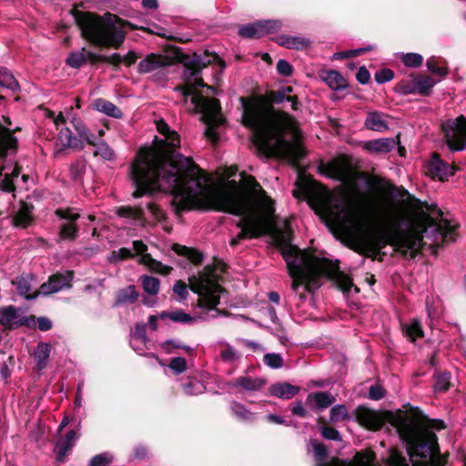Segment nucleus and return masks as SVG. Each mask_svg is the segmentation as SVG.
I'll list each match as a JSON object with an SVG mask.
<instances>
[{
	"label": "nucleus",
	"instance_id": "9d476101",
	"mask_svg": "<svg viewBox=\"0 0 466 466\" xmlns=\"http://www.w3.org/2000/svg\"><path fill=\"white\" fill-rule=\"evenodd\" d=\"M308 450L313 454L315 466H378L376 455L370 450L358 451L351 460L331 458L329 461L328 450L323 443L310 441Z\"/></svg>",
	"mask_w": 466,
	"mask_h": 466
},
{
	"label": "nucleus",
	"instance_id": "69168bd1",
	"mask_svg": "<svg viewBox=\"0 0 466 466\" xmlns=\"http://www.w3.org/2000/svg\"><path fill=\"white\" fill-rule=\"evenodd\" d=\"M132 256L131 251L128 248H121L117 251H113L109 257L111 262H116Z\"/></svg>",
	"mask_w": 466,
	"mask_h": 466
},
{
	"label": "nucleus",
	"instance_id": "4c0bfd02",
	"mask_svg": "<svg viewBox=\"0 0 466 466\" xmlns=\"http://www.w3.org/2000/svg\"><path fill=\"white\" fill-rule=\"evenodd\" d=\"M183 391L186 395L196 396L202 394L206 391V386L197 379H189L187 382L182 384Z\"/></svg>",
	"mask_w": 466,
	"mask_h": 466
},
{
	"label": "nucleus",
	"instance_id": "de8ad7c7",
	"mask_svg": "<svg viewBox=\"0 0 466 466\" xmlns=\"http://www.w3.org/2000/svg\"><path fill=\"white\" fill-rule=\"evenodd\" d=\"M116 214L122 218H127L134 220L142 219V209L138 208L122 207L116 211Z\"/></svg>",
	"mask_w": 466,
	"mask_h": 466
},
{
	"label": "nucleus",
	"instance_id": "412c9836",
	"mask_svg": "<svg viewBox=\"0 0 466 466\" xmlns=\"http://www.w3.org/2000/svg\"><path fill=\"white\" fill-rule=\"evenodd\" d=\"M169 65L170 61L167 56L150 54L139 62L138 71L142 74H147Z\"/></svg>",
	"mask_w": 466,
	"mask_h": 466
},
{
	"label": "nucleus",
	"instance_id": "c9c22d12",
	"mask_svg": "<svg viewBox=\"0 0 466 466\" xmlns=\"http://www.w3.org/2000/svg\"><path fill=\"white\" fill-rule=\"evenodd\" d=\"M403 333L412 342L423 338L424 332L420 320L414 319L402 325Z\"/></svg>",
	"mask_w": 466,
	"mask_h": 466
},
{
	"label": "nucleus",
	"instance_id": "423d86ee",
	"mask_svg": "<svg viewBox=\"0 0 466 466\" xmlns=\"http://www.w3.org/2000/svg\"><path fill=\"white\" fill-rule=\"evenodd\" d=\"M194 63L205 66L210 60L205 61L200 56L194 59ZM185 85L176 88L185 97L186 102L190 100L192 109L201 114V119L207 125L205 135L212 142L218 140L217 127L224 121L218 101L216 98L205 97L197 92L198 86H205L200 77V69L196 66H186L184 73Z\"/></svg>",
	"mask_w": 466,
	"mask_h": 466
},
{
	"label": "nucleus",
	"instance_id": "393cba45",
	"mask_svg": "<svg viewBox=\"0 0 466 466\" xmlns=\"http://www.w3.org/2000/svg\"><path fill=\"white\" fill-rule=\"evenodd\" d=\"M300 390V388L288 382H277L268 387V394L282 400H290Z\"/></svg>",
	"mask_w": 466,
	"mask_h": 466
},
{
	"label": "nucleus",
	"instance_id": "09e8293b",
	"mask_svg": "<svg viewBox=\"0 0 466 466\" xmlns=\"http://www.w3.org/2000/svg\"><path fill=\"white\" fill-rule=\"evenodd\" d=\"M94 155L99 156L105 160L111 161L115 159V153L113 149L104 141L96 145V149L94 152Z\"/></svg>",
	"mask_w": 466,
	"mask_h": 466
},
{
	"label": "nucleus",
	"instance_id": "39448f33",
	"mask_svg": "<svg viewBox=\"0 0 466 466\" xmlns=\"http://www.w3.org/2000/svg\"><path fill=\"white\" fill-rule=\"evenodd\" d=\"M445 428L440 420H412L401 421L398 432L406 444L407 452L412 466H441L437 459L439 447L433 431Z\"/></svg>",
	"mask_w": 466,
	"mask_h": 466
},
{
	"label": "nucleus",
	"instance_id": "8fccbe9b",
	"mask_svg": "<svg viewBox=\"0 0 466 466\" xmlns=\"http://www.w3.org/2000/svg\"><path fill=\"white\" fill-rule=\"evenodd\" d=\"M130 339H134V342H139L140 344L147 343V338L146 331V324H136L134 330L131 332Z\"/></svg>",
	"mask_w": 466,
	"mask_h": 466
},
{
	"label": "nucleus",
	"instance_id": "f8f14e48",
	"mask_svg": "<svg viewBox=\"0 0 466 466\" xmlns=\"http://www.w3.org/2000/svg\"><path fill=\"white\" fill-rule=\"evenodd\" d=\"M443 130L447 145L451 151H461L466 148V118L463 116L447 120L443 124Z\"/></svg>",
	"mask_w": 466,
	"mask_h": 466
},
{
	"label": "nucleus",
	"instance_id": "e2e57ef3",
	"mask_svg": "<svg viewBox=\"0 0 466 466\" xmlns=\"http://www.w3.org/2000/svg\"><path fill=\"white\" fill-rule=\"evenodd\" d=\"M161 347L167 353H170L173 349H183L186 351H189L191 350L190 347L183 345L178 339L166 340L162 343Z\"/></svg>",
	"mask_w": 466,
	"mask_h": 466
},
{
	"label": "nucleus",
	"instance_id": "052dcab7",
	"mask_svg": "<svg viewBox=\"0 0 466 466\" xmlns=\"http://www.w3.org/2000/svg\"><path fill=\"white\" fill-rule=\"evenodd\" d=\"M112 459L113 457L111 454L104 452L94 456L90 461L89 466H110Z\"/></svg>",
	"mask_w": 466,
	"mask_h": 466
},
{
	"label": "nucleus",
	"instance_id": "58836bf2",
	"mask_svg": "<svg viewBox=\"0 0 466 466\" xmlns=\"http://www.w3.org/2000/svg\"><path fill=\"white\" fill-rule=\"evenodd\" d=\"M292 91L290 86H287L280 91L276 92L273 95V101L277 104L289 102L292 109H298V100L296 96H289V94Z\"/></svg>",
	"mask_w": 466,
	"mask_h": 466
},
{
	"label": "nucleus",
	"instance_id": "4468645a",
	"mask_svg": "<svg viewBox=\"0 0 466 466\" xmlns=\"http://www.w3.org/2000/svg\"><path fill=\"white\" fill-rule=\"evenodd\" d=\"M280 27L281 23L278 20L258 21L241 26L238 30V34L246 38H259L266 35L278 32Z\"/></svg>",
	"mask_w": 466,
	"mask_h": 466
},
{
	"label": "nucleus",
	"instance_id": "3c124183",
	"mask_svg": "<svg viewBox=\"0 0 466 466\" xmlns=\"http://www.w3.org/2000/svg\"><path fill=\"white\" fill-rule=\"evenodd\" d=\"M263 361L265 365L271 369H280L283 364V359L279 353H267L264 355Z\"/></svg>",
	"mask_w": 466,
	"mask_h": 466
},
{
	"label": "nucleus",
	"instance_id": "bb28decb",
	"mask_svg": "<svg viewBox=\"0 0 466 466\" xmlns=\"http://www.w3.org/2000/svg\"><path fill=\"white\" fill-rule=\"evenodd\" d=\"M33 279V275L26 274L17 277L16 280L13 281V284L16 285L17 293L28 300L35 299L41 294L39 290L30 293Z\"/></svg>",
	"mask_w": 466,
	"mask_h": 466
},
{
	"label": "nucleus",
	"instance_id": "79ce46f5",
	"mask_svg": "<svg viewBox=\"0 0 466 466\" xmlns=\"http://www.w3.org/2000/svg\"><path fill=\"white\" fill-rule=\"evenodd\" d=\"M0 86L8 88L12 91L19 89V84L14 76L4 67H0Z\"/></svg>",
	"mask_w": 466,
	"mask_h": 466
},
{
	"label": "nucleus",
	"instance_id": "49530a36",
	"mask_svg": "<svg viewBox=\"0 0 466 466\" xmlns=\"http://www.w3.org/2000/svg\"><path fill=\"white\" fill-rule=\"evenodd\" d=\"M86 63V48L71 53L66 58V64L73 68H79Z\"/></svg>",
	"mask_w": 466,
	"mask_h": 466
},
{
	"label": "nucleus",
	"instance_id": "aec40b11",
	"mask_svg": "<svg viewBox=\"0 0 466 466\" xmlns=\"http://www.w3.org/2000/svg\"><path fill=\"white\" fill-rule=\"evenodd\" d=\"M354 415L360 424L370 430H379L384 423L380 413L363 406L356 408Z\"/></svg>",
	"mask_w": 466,
	"mask_h": 466
},
{
	"label": "nucleus",
	"instance_id": "ea45409f",
	"mask_svg": "<svg viewBox=\"0 0 466 466\" xmlns=\"http://www.w3.org/2000/svg\"><path fill=\"white\" fill-rule=\"evenodd\" d=\"M140 279L142 288L146 293L152 296L158 294L160 289L158 279L152 276L144 275L140 278Z\"/></svg>",
	"mask_w": 466,
	"mask_h": 466
},
{
	"label": "nucleus",
	"instance_id": "bf43d9fd",
	"mask_svg": "<svg viewBox=\"0 0 466 466\" xmlns=\"http://www.w3.org/2000/svg\"><path fill=\"white\" fill-rule=\"evenodd\" d=\"M321 436L326 440L340 441H342L341 434L339 431L332 427L324 426L319 429Z\"/></svg>",
	"mask_w": 466,
	"mask_h": 466
},
{
	"label": "nucleus",
	"instance_id": "13d9d810",
	"mask_svg": "<svg viewBox=\"0 0 466 466\" xmlns=\"http://www.w3.org/2000/svg\"><path fill=\"white\" fill-rule=\"evenodd\" d=\"M450 380L451 376L448 373H441L436 377V381L434 384L435 391H445L450 387Z\"/></svg>",
	"mask_w": 466,
	"mask_h": 466
},
{
	"label": "nucleus",
	"instance_id": "7c9ffc66",
	"mask_svg": "<svg viewBox=\"0 0 466 466\" xmlns=\"http://www.w3.org/2000/svg\"><path fill=\"white\" fill-rule=\"evenodd\" d=\"M456 225L451 224L448 220H442L437 227L436 238H441L442 243L453 242L456 239Z\"/></svg>",
	"mask_w": 466,
	"mask_h": 466
},
{
	"label": "nucleus",
	"instance_id": "a211bd4d",
	"mask_svg": "<svg viewBox=\"0 0 466 466\" xmlns=\"http://www.w3.org/2000/svg\"><path fill=\"white\" fill-rule=\"evenodd\" d=\"M133 248L137 254H141L138 262L147 266L151 271L162 275H168L172 270L171 267L162 264L161 262L154 259L150 254L145 253L147 248L142 241H134Z\"/></svg>",
	"mask_w": 466,
	"mask_h": 466
},
{
	"label": "nucleus",
	"instance_id": "f704fd0d",
	"mask_svg": "<svg viewBox=\"0 0 466 466\" xmlns=\"http://www.w3.org/2000/svg\"><path fill=\"white\" fill-rule=\"evenodd\" d=\"M94 107L111 117L121 118L123 116L121 110L116 105L103 98L96 99L94 102Z\"/></svg>",
	"mask_w": 466,
	"mask_h": 466
},
{
	"label": "nucleus",
	"instance_id": "cd10ccee",
	"mask_svg": "<svg viewBox=\"0 0 466 466\" xmlns=\"http://www.w3.org/2000/svg\"><path fill=\"white\" fill-rule=\"evenodd\" d=\"M277 42L282 46L297 50L305 49L311 44V40L309 38L288 35H281L278 36Z\"/></svg>",
	"mask_w": 466,
	"mask_h": 466
},
{
	"label": "nucleus",
	"instance_id": "c03bdc74",
	"mask_svg": "<svg viewBox=\"0 0 466 466\" xmlns=\"http://www.w3.org/2000/svg\"><path fill=\"white\" fill-rule=\"evenodd\" d=\"M172 248L177 254L187 257L193 263L197 264L202 260L201 253L186 246L175 244Z\"/></svg>",
	"mask_w": 466,
	"mask_h": 466
},
{
	"label": "nucleus",
	"instance_id": "f3484780",
	"mask_svg": "<svg viewBox=\"0 0 466 466\" xmlns=\"http://www.w3.org/2000/svg\"><path fill=\"white\" fill-rule=\"evenodd\" d=\"M56 214L60 218L66 220L60 227V237L64 239H75L77 236L78 228L75 221L80 218L75 208L56 209Z\"/></svg>",
	"mask_w": 466,
	"mask_h": 466
},
{
	"label": "nucleus",
	"instance_id": "864d4df0",
	"mask_svg": "<svg viewBox=\"0 0 466 466\" xmlns=\"http://www.w3.org/2000/svg\"><path fill=\"white\" fill-rule=\"evenodd\" d=\"M221 359L229 363H233L240 358V354L231 346L226 345L220 350Z\"/></svg>",
	"mask_w": 466,
	"mask_h": 466
},
{
	"label": "nucleus",
	"instance_id": "7ed1b4c3",
	"mask_svg": "<svg viewBox=\"0 0 466 466\" xmlns=\"http://www.w3.org/2000/svg\"><path fill=\"white\" fill-rule=\"evenodd\" d=\"M241 102L243 123L251 128L254 144L261 153L267 157L286 158L292 163L303 157L297 122L290 116L275 112L258 102L247 104L244 98Z\"/></svg>",
	"mask_w": 466,
	"mask_h": 466
},
{
	"label": "nucleus",
	"instance_id": "a878e982",
	"mask_svg": "<svg viewBox=\"0 0 466 466\" xmlns=\"http://www.w3.org/2000/svg\"><path fill=\"white\" fill-rule=\"evenodd\" d=\"M66 148H82L78 139L72 135L71 130L67 127L62 128L58 133L55 154L57 155Z\"/></svg>",
	"mask_w": 466,
	"mask_h": 466
},
{
	"label": "nucleus",
	"instance_id": "0eeeda50",
	"mask_svg": "<svg viewBox=\"0 0 466 466\" xmlns=\"http://www.w3.org/2000/svg\"><path fill=\"white\" fill-rule=\"evenodd\" d=\"M72 13L83 37L90 43L104 47L118 48L125 41L124 23L116 15L106 13L97 15L77 9H73Z\"/></svg>",
	"mask_w": 466,
	"mask_h": 466
},
{
	"label": "nucleus",
	"instance_id": "5fc2aeb1",
	"mask_svg": "<svg viewBox=\"0 0 466 466\" xmlns=\"http://www.w3.org/2000/svg\"><path fill=\"white\" fill-rule=\"evenodd\" d=\"M73 443L68 441L66 438L63 440H59L56 442V449L57 451V461H64V459L66 455L67 454L68 451L73 447Z\"/></svg>",
	"mask_w": 466,
	"mask_h": 466
},
{
	"label": "nucleus",
	"instance_id": "2eb2a0df",
	"mask_svg": "<svg viewBox=\"0 0 466 466\" xmlns=\"http://www.w3.org/2000/svg\"><path fill=\"white\" fill-rule=\"evenodd\" d=\"M33 320V317L23 316V310L15 306L10 305L0 309V324L5 329L29 326Z\"/></svg>",
	"mask_w": 466,
	"mask_h": 466
},
{
	"label": "nucleus",
	"instance_id": "ddd939ff",
	"mask_svg": "<svg viewBox=\"0 0 466 466\" xmlns=\"http://www.w3.org/2000/svg\"><path fill=\"white\" fill-rule=\"evenodd\" d=\"M437 81L429 76H418L399 84V92L402 95L419 94L427 96Z\"/></svg>",
	"mask_w": 466,
	"mask_h": 466
},
{
	"label": "nucleus",
	"instance_id": "dca6fc26",
	"mask_svg": "<svg viewBox=\"0 0 466 466\" xmlns=\"http://www.w3.org/2000/svg\"><path fill=\"white\" fill-rule=\"evenodd\" d=\"M72 279L73 271L66 270L65 272H58L49 277L48 280L41 285L39 292L46 296L56 293L63 289L70 288Z\"/></svg>",
	"mask_w": 466,
	"mask_h": 466
},
{
	"label": "nucleus",
	"instance_id": "0e129e2a",
	"mask_svg": "<svg viewBox=\"0 0 466 466\" xmlns=\"http://www.w3.org/2000/svg\"><path fill=\"white\" fill-rule=\"evenodd\" d=\"M394 77V73L391 69L383 68L375 74V80L378 84H384L390 81Z\"/></svg>",
	"mask_w": 466,
	"mask_h": 466
},
{
	"label": "nucleus",
	"instance_id": "774afa93",
	"mask_svg": "<svg viewBox=\"0 0 466 466\" xmlns=\"http://www.w3.org/2000/svg\"><path fill=\"white\" fill-rule=\"evenodd\" d=\"M427 67L431 72L437 74L441 76H444L448 73L445 67L437 66V60L434 57H431L427 61Z\"/></svg>",
	"mask_w": 466,
	"mask_h": 466
},
{
	"label": "nucleus",
	"instance_id": "c756f323",
	"mask_svg": "<svg viewBox=\"0 0 466 466\" xmlns=\"http://www.w3.org/2000/svg\"><path fill=\"white\" fill-rule=\"evenodd\" d=\"M51 352V345L46 342H39L35 349L34 358L38 370H44L47 366Z\"/></svg>",
	"mask_w": 466,
	"mask_h": 466
},
{
	"label": "nucleus",
	"instance_id": "e433bc0d",
	"mask_svg": "<svg viewBox=\"0 0 466 466\" xmlns=\"http://www.w3.org/2000/svg\"><path fill=\"white\" fill-rule=\"evenodd\" d=\"M313 400L319 409H326L336 401V398L329 392L319 391L309 394L307 401Z\"/></svg>",
	"mask_w": 466,
	"mask_h": 466
},
{
	"label": "nucleus",
	"instance_id": "a18cd8bd",
	"mask_svg": "<svg viewBox=\"0 0 466 466\" xmlns=\"http://www.w3.org/2000/svg\"><path fill=\"white\" fill-rule=\"evenodd\" d=\"M160 319H169L174 322L180 323H190L194 320V319L187 313H185L182 310L167 312L164 311L159 314Z\"/></svg>",
	"mask_w": 466,
	"mask_h": 466
},
{
	"label": "nucleus",
	"instance_id": "4be33fe9",
	"mask_svg": "<svg viewBox=\"0 0 466 466\" xmlns=\"http://www.w3.org/2000/svg\"><path fill=\"white\" fill-rule=\"evenodd\" d=\"M396 144L394 138L383 137L364 142L362 148L371 154H384L394 149Z\"/></svg>",
	"mask_w": 466,
	"mask_h": 466
},
{
	"label": "nucleus",
	"instance_id": "c85d7f7f",
	"mask_svg": "<svg viewBox=\"0 0 466 466\" xmlns=\"http://www.w3.org/2000/svg\"><path fill=\"white\" fill-rule=\"evenodd\" d=\"M266 385V380L263 378H251L242 376L238 378L233 386L246 391H258Z\"/></svg>",
	"mask_w": 466,
	"mask_h": 466
},
{
	"label": "nucleus",
	"instance_id": "4d7b16f0",
	"mask_svg": "<svg viewBox=\"0 0 466 466\" xmlns=\"http://www.w3.org/2000/svg\"><path fill=\"white\" fill-rule=\"evenodd\" d=\"M390 466H409L406 458L397 450H391L388 458Z\"/></svg>",
	"mask_w": 466,
	"mask_h": 466
},
{
	"label": "nucleus",
	"instance_id": "9b49d317",
	"mask_svg": "<svg viewBox=\"0 0 466 466\" xmlns=\"http://www.w3.org/2000/svg\"><path fill=\"white\" fill-rule=\"evenodd\" d=\"M322 172L335 180L351 186L358 178V172L354 170L350 162L344 157L330 160L322 167Z\"/></svg>",
	"mask_w": 466,
	"mask_h": 466
},
{
	"label": "nucleus",
	"instance_id": "680f3d73",
	"mask_svg": "<svg viewBox=\"0 0 466 466\" xmlns=\"http://www.w3.org/2000/svg\"><path fill=\"white\" fill-rule=\"evenodd\" d=\"M168 366L175 373L180 374L187 370V360L182 357L173 358Z\"/></svg>",
	"mask_w": 466,
	"mask_h": 466
},
{
	"label": "nucleus",
	"instance_id": "5701e85b",
	"mask_svg": "<svg viewBox=\"0 0 466 466\" xmlns=\"http://www.w3.org/2000/svg\"><path fill=\"white\" fill-rule=\"evenodd\" d=\"M388 118L389 116L382 112L370 111L367 114L364 126L369 130L384 132L389 129Z\"/></svg>",
	"mask_w": 466,
	"mask_h": 466
},
{
	"label": "nucleus",
	"instance_id": "2f4dec72",
	"mask_svg": "<svg viewBox=\"0 0 466 466\" xmlns=\"http://www.w3.org/2000/svg\"><path fill=\"white\" fill-rule=\"evenodd\" d=\"M32 206L23 202L13 218L15 227L26 228L32 221Z\"/></svg>",
	"mask_w": 466,
	"mask_h": 466
},
{
	"label": "nucleus",
	"instance_id": "f03ea898",
	"mask_svg": "<svg viewBox=\"0 0 466 466\" xmlns=\"http://www.w3.org/2000/svg\"><path fill=\"white\" fill-rule=\"evenodd\" d=\"M419 208V200L410 195L392 206L387 216V230L381 233L371 231V216L364 201L326 202L322 212L327 221L346 238L374 251L390 245L407 258H414L422 248V233L427 231L414 218Z\"/></svg>",
	"mask_w": 466,
	"mask_h": 466
},
{
	"label": "nucleus",
	"instance_id": "338daca9",
	"mask_svg": "<svg viewBox=\"0 0 466 466\" xmlns=\"http://www.w3.org/2000/svg\"><path fill=\"white\" fill-rule=\"evenodd\" d=\"M173 291L178 296L179 301L185 300L187 297V285L182 280H178L174 284Z\"/></svg>",
	"mask_w": 466,
	"mask_h": 466
},
{
	"label": "nucleus",
	"instance_id": "6ab92c4d",
	"mask_svg": "<svg viewBox=\"0 0 466 466\" xmlns=\"http://www.w3.org/2000/svg\"><path fill=\"white\" fill-rule=\"evenodd\" d=\"M454 171L452 165L443 161L437 153H434L427 165L426 173L434 179L443 181L452 176Z\"/></svg>",
	"mask_w": 466,
	"mask_h": 466
},
{
	"label": "nucleus",
	"instance_id": "603ef678",
	"mask_svg": "<svg viewBox=\"0 0 466 466\" xmlns=\"http://www.w3.org/2000/svg\"><path fill=\"white\" fill-rule=\"evenodd\" d=\"M401 60L406 66L418 67L422 64L423 57L417 53H407L401 55Z\"/></svg>",
	"mask_w": 466,
	"mask_h": 466
},
{
	"label": "nucleus",
	"instance_id": "6e6552de",
	"mask_svg": "<svg viewBox=\"0 0 466 466\" xmlns=\"http://www.w3.org/2000/svg\"><path fill=\"white\" fill-rule=\"evenodd\" d=\"M16 138L8 127L0 125V188L12 192L19 184H26L28 176L23 174L19 178L20 167L11 157L16 149Z\"/></svg>",
	"mask_w": 466,
	"mask_h": 466
},
{
	"label": "nucleus",
	"instance_id": "6e6d98bb",
	"mask_svg": "<svg viewBox=\"0 0 466 466\" xmlns=\"http://www.w3.org/2000/svg\"><path fill=\"white\" fill-rule=\"evenodd\" d=\"M73 443L68 441L66 438L63 440H59L56 442V449L57 451V461H64V459L66 455L67 454L68 451L73 447Z\"/></svg>",
	"mask_w": 466,
	"mask_h": 466
},
{
	"label": "nucleus",
	"instance_id": "473e14b6",
	"mask_svg": "<svg viewBox=\"0 0 466 466\" xmlns=\"http://www.w3.org/2000/svg\"><path fill=\"white\" fill-rule=\"evenodd\" d=\"M138 292L136 289L134 285H129L128 287L120 289L116 297L114 306H120L122 304H130L134 303L138 299Z\"/></svg>",
	"mask_w": 466,
	"mask_h": 466
},
{
	"label": "nucleus",
	"instance_id": "37998d69",
	"mask_svg": "<svg viewBox=\"0 0 466 466\" xmlns=\"http://www.w3.org/2000/svg\"><path fill=\"white\" fill-rule=\"evenodd\" d=\"M350 419V417L349 415L348 409L345 405L338 404V405L333 406L330 409V411H329L330 422L335 423V422H339V421L348 420Z\"/></svg>",
	"mask_w": 466,
	"mask_h": 466
},
{
	"label": "nucleus",
	"instance_id": "1a4fd4ad",
	"mask_svg": "<svg viewBox=\"0 0 466 466\" xmlns=\"http://www.w3.org/2000/svg\"><path fill=\"white\" fill-rule=\"evenodd\" d=\"M189 287L198 295L199 308L218 312L216 306L219 303L222 289L213 269L206 268L198 276L189 278Z\"/></svg>",
	"mask_w": 466,
	"mask_h": 466
},
{
	"label": "nucleus",
	"instance_id": "a19ab883",
	"mask_svg": "<svg viewBox=\"0 0 466 466\" xmlns=\"http://www.w3.org/2000/svg\"><path fill=\"white\" fill-rule=\"evenodd\" d=\"M86 162L85 159L79 158L72 162L69 167L71 178L76 182H81L86 172Z\"/></svg>",
	"mask_w": 466,
	"mask_h": 466
},
{
	"label": "nucleus",
	"instance_id": "72a5a7b5",
	"mask_svg": "<svg viewBox=\"0 0 466 466\" xmlns=\"http://www.w3.org/2000/svg\"><path fill=\"white\" fill-rule=\"evenodd\" d=\"M230 410L234 417L243 422H252L256 420V414L240 402L233 401L230 404Z\"/></svg>",
	"mask_w": 466,
	"mask_h": 466
},
{
	"label": "nucleus",
	"instance_id": "b1692460",
	"mask_svg": "<svg viewBox=\"0 0 466 466\" xmlns=\"http://www.w3.org/2000/svg\"><path fill=\"white\" fill-rule=\"evenodd\" d=\"M320 79L332 90L339 91L347 88L348 82L342 75L336 70H320Z\"/></svg>",
	"mask_w": 466,
	"mask_h": 466
},
{
	"label": "nucleus",
	"instance_id": "f257e3e1",
	"mask_svg": "<svg viewBox=\"0 0 466 466\" xmlns=\"http://www.w3.org/2000/svg\"><path fill=\"white\" fill-rule=\"evenodd\" d=\"M156 125L158 136L153 145L140 148L130 167L134 198L155 191L170 192L176 213L213 209L239 216L237 227L240 231L231 238V247L272 230L274 201L253 177H243V185L235 180L218 187L211 185L190 157L176 154L179 135L163 120Z\"/></svg>",
	"mask_w": 466,
	"mask_h": 466
},
{
	"label": "nucleus",
	"instance_id": "20e7f679",
	"mask_svg": "<svg viewBox=\"0 0 466 466\" xmlns=\"http://www.w3.org/2000/svg\"><path fill=\"white\" fill-rule=\"evenodd\" d=\"M279 249L291 278L292 292L300 301H305L308 293L320 287L323 277L333 279L343 292L352 288L351 279L339 271L336 263L299 248L284 237L279 240Z\"/></svg>",
	"mask_w": 466,
	"mask_h": 466
}]
</instances>
